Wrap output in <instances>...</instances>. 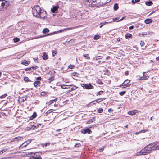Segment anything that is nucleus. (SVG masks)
I'll return each mask as SVG.
<instances>
[{
  "label": "nucleus",
  "instance_id": "nucleus-1",
  "mask_svg": "<svg viewBox=\"0 0 159 159\" xmlns=\"http://www.w3.org/2000/svg\"><path fill=\"white\" fill-rule=\"evenodd\" d=\"M33 16L37 18L44 19L47 16V12L43 8L39 5H35L32 9Z\"/></svg>",
  "mask_w": 159,
  "mask_h": 159
},
{
  "label": "nucleus",
  "instance_id": "nucleus-2",
  "mask_svg": "<svg viewBox=\"0 0 159 159\" xmlns=\"http://www.w3.org/2000/svg\"><path fill=\"white\" fill-rule=\"evenodd\" d=\"M31 156L30 157V159H42L40 155L42 154L41 152H31Z\"/></svg>",
  "mask_w": 159,
  "mask_h": 159
},
{
  "label": "nucleus",
  "instance_id": "nucleus-3",
  "mask_svg": "<svg viewBox=\"0 0 159 159\" xmlns=\"http://www.w3.org/2000/svg\"><path fill=\"white\" fill-rule=\"evenodd\" d=\"M150 151L148 148V147L146 146L143 148L139 152H137V155H145L149 153Z\"/></svg>",
  "mask_w": 159,
  "mask_h": 159
},
{
  "label": "nucleus",
  "instance_id": "nucleus-4",
  "mask_svg": "<svg viewBox=\"0 0 159 159\" xmlns=\"http://www.w3.org/2000/svg\"><path fill=\"white\" fill-rule=\"evenodd\" d=\"M8 6V4L6 1L3 0H0V11L5 10Z\"/></svg>",
  "mask_w": 159,
  "mask_h": 159
},
{
  "label": "nucleus",
  "instance_id": "nucleus-5",
  "mask_svg": "<svg viewBox=\"0 0 159 159\" xmlns=\"http://www.w3.org/2000/svg\"><path fill=\"white\" fill-rule=\"evenodd\" d=\"M96 0H87L86 4L90 7H97Z\"/></svg>",
  "mask_w": 159,
  "mask_h": 159
},
{
  "label": "nucleus",
  "instance_id": "nucleus-6",
  "mask_svg": "<svg viewBox=\"0 0 159 159\" xmlns=\"http://www.w3.org/2000/svg\"><path fill=\"white\" fill-rule=\"evenodd\" d=\"M81 86L84 89H90L93 88V86L90 84H81Z\"/></svg>",
  "mask_w": 159,
  "mask_h": 159
},
{
  "label": "nucleus",
  "instance_id": "nucleus-7",
  "mask_svg": "<svg viewBox=\"0 0 159 159\" xmlns=\"http://www.w3.org/2000/svg\"><path fill=\"white\" fill-rule=\"evenodd\" d=\"M106 98H98L93 101L91 102L89 105H90L93 106L97 103H99L100 102H101L104 100H105L106 99Z\"/></svg>",
  "mask_w": 159,
  "mask_h": 159
},
{
  "label": "nucleus",
  "instance_id": "nucleus-8",
  "mask_svg": "<svg viewBox=\"0 0 159 159\" xmlns=\"http://www.w3.org/2000/svg\"><path fill=\"white\" fill-rule=\"evenodd\" d=\"M130 82V80L127 79L124 82L120 85V86H125L123 87V88H125V87H129L130 85L131 84H129V83Z\"/></svg>",
  "mask_w": 159,
  "mask_h": 159
},
{
  "label": "nucleus",
  "instance_id": "nucleus-9",
  "mask_svg": "<svg viewBox=\"0 0 159 159\" xmlns=\"http://www.w3.org/2000/svg\"><path fill=\"white\" fill-rule=\"evenodd\" d=\"M81 132L82 133L84 134H85L86 133L90 134L92 133V131L91 130L88 128H87L86 129H83L81 130Z\"/></svg>",
  "mask_w": 159,
  "mask_h": 159
},
{
  "label": "nucleus",
  "instance_id": "nucleus-10",
  "mask_svg": "<svg viewBox=\"0 0 159 159\" xmlns=\"http://www.w3.org/2000/svg\"><path fill=\"white\" fill-rule=\"evenodd\" d=\"M59 8L58 5L53 6L52 8L51 9V11L53 13H57L58 11V9Z\"/></svg>",
  "mask_w": 159,
  "mask_h": 159
},
{
  "label": "nucleus",
  "instance_id": "nucleus-11",
  "mask_svg": "<svg viewBox=\"0 0 159 159\" xmlns=\"http://www.w3.org/2000/svg\"><path fill=\"white\" fill-rule=\"evenodd\" d=\"M152 143H151L148 145H147V147H148V148L151 151L152 150H155L154 148H155V147L154 146H153V145H152Z\"/></svg>",
  "mask_w": 159,
  "mask_h": 159
},
{
  "label": "nucleus",
  "instance_id": "nucleus-12",
  "mask_svg": "<svg viewBox=\"0 0 159 159\" xmlns=\"http://www.w3.org/2000/svg\"><path fill=\"white\" fill-rule=\"evenodd\" d=\"M74 27H71V28H68L65 29H64L62 30H60L58 31H57V33H61L62 32H63L64 31H65L67 30H71L73 29L74 28Z\"/></svg>",
  "mask_w": 159,
  "mask_h": 159
},
{
  "label": "nucleus",
  "instance_id": "nucleus-13",
  "mask_svg": "<svg viewBox=\"0 0 159 159\" xmlns=\"http://www.w3.org/2000/svg\"><path fill=\"white\" fill-rule=\"evenodd\" d=\"M30 63V61H26L25 60H24L21 62V64L26 66H28Z\"/></svg>",
  "mask_w": 159,
  "mask_h": 159
},
{
  "label": "nucleus",
  "instance_id": "nucleus-14",
  "mask_svg": "<svg viewBox=\"0 0 159 159\" xmlns=\"http://www.w3.org/2000/svg\"><path fill=\"white\" fill-rule=\"evenodd\" d=\"M57 98H56L54 99L51 100L49 101V102H47V104H48V105H50L52 103H54V102L57 101Z\"/></svg>",
  "mask_w": 159,
  "mask_h": 159
},
{
  "label": "nucleus",
  "instance_id": "nucleus-15",
  "mask_svg": "<svg viewBox=\"0 0 159 159\" xmlns=\"http://www.w3.org/2000/svg\"><path fill=\"white\" fill-rule=\"evenodd\" d=\"M28 145L25 142L22 143L19 147V149L20 150L22 149L24 147H25Z\"/></svg>",
  "mask_w": 159,
  "mask_h": 159
},
{
  "label": "nucleus",
  "instance_id": "nucleus-16",
  "mask_svg": "<svg viewBox=\"0 0 159 159\" xmlns=\"http://www.w3.org/2000/svg\"><path fill=\"white\" fill-rule=\"evenodd\" d=\"M125 38L127 39H132L133 38V36L132 34L130 33H127L125 35Z\"/></svg>",
  "mask_w": 159,
  "mask_h": 159
},
{
  "label": "nucleus",
  "instance_id": "nucleus-17",
  "mask_svg": "<svg viewBox=\"0 0 159 159\" xmlns=\"http://www.w3.org/2000/svg\"><path fill=\"white\" fill-rule=\"evenodd\" d=\"M146 74V72H144L143 73V76L140 77L139 80H145L147 79V76H144Z\"/></svg>",
  "mask_w": 159,
  "mask_h": 159
},
{
  "label": "nucleus",
  "instance_id": "nucleus-18",
  "mask_svg": "<svg viewBox=\"0 0 159 159\" xmlns=\"http://www.w3.org/2000/svg\"><path fill=\"white\" fill-rule=\"evenodd\" d=\"M37 116V113L36 112H34L33 115L30 117V120H32Z\"/></svg>",
  "mask_w": 159,
  "mask_h": 159
},
{
  "label": "nucleus",
  "instance_id": "nucleus-19",
  "mask_svg": "<svg viewBox=\"0 0 159 159\" xmlns=\"http://www.w3.org/2000/svg\"><path fill=\"white\" fill-rule=\"evenodd\" d=\"M43 59L44 60H46L48 59V56L45 52H44L42 56Z\"/></svg>",
  "mask_w": 159,
  "mask_h": 159
},
{
  "label": "nucleus",
  "instance_id": "nucleus-20",
  "mask_svg": "<svg viewBox=\"0 0 159 159\" xmlns=\"http://www.w3.org/2000/svg\"><path fill=\"white\" fill-rule=\"evenodd\" d=\"M152 20L151 19H147L144 20V22L146 24H148L152 22Z\"/></svg>",
  "mask_w": 159,
  "mask_h": 159
},
{
  "label": "nucleus",
  "instance_id": "nucleus-21",
  "mask_svg": "<svg viewBox=\"0 0 159 159\" xmlns=\"http://www.w3.org/2000/svg\"><path fill=\"white\" fill-rule=\"evenodd\" d=\"M95 117H93L92 119H90L88 120L87 121L88 124H90L91 123H93L94 121H95Z\"/></svg>",
  "mask_w": 159,
  "mask_h": 159
},
{
  "label": "nucleus",
  "instance_id": "nucleus-22",
  "mask_svg": "<svg viewBox=\"0 0 159 159\" xmlns=\"http://www.w3.org/2000/svg\"><path fill=\"white\" fill-rule=\"evenodd\" d=\"M40 82L39 81H36L34 83V84L35 87H36L37 85L40 86Z\"/></svg>",
  "mask_w": 159,
  "mask_h": 159
},
{
  "label": "nucleus",
  "instance_id": "nucleus-23",
  "mask_svg": "<svg viewBox=\"0 0 159 159\" xmlns=\"http://www.w3.org/2000/svg\"><path fill=\"white\" fill-rule=\"evenodd\" d=\"M96 3L97 4L96 6H97V7L102 6L101 3V1L100 0H96Z\"/></svg>",
  "mask_w": 159,
  "mask_h": 159
},
{
  "label": "nucleus",
  "instance_id": "nucleus-24",
  "mask_svg": "<svg viewBox=\"0 0 159 159\" xmlns=\"http://www.w3.org/2000/svg\"><path fill=\"white\" fill-rule=\"evenodd\" d=\"M100 1H101V3L102 6H103L104 5H105L108 3L106 0H100Z\"/></svg>",
  "mask_w": 159,
  "mask_h": 159
},
{
  "label": "nucleus",
  "instance_id": "nucleus-25",
  "mask_svg": "<svg viewBox=\"0 0 159 159\" xmlns=\"http://www.w3.org/2000/svg\"><path fill=\"white\" fill-rule=\"evenodd\" d=\"M49 31V30L48 28H45L43 30V33L44 34H46L48 33Z\"/></svg>",
  "mask_w": 159,
  "mask_h": 159
},
{
  "label": "nucleus",
  "instance_id": "nucleus-26",
  "mask_svg": "<svg viewBox=\"0 0 159 159\" xmlns=\"http://www.w3.org/2000/svg\"><path fill=\"white\" fill-rule=\"evenodd\" d=\"M77 88V87H76V86L74 85L72 88L69 90V92H70L74 90H75Z\"/></svg>",
  "mask_w": 159,
  "mask_h": 159
},
{
  "label": "nucleus",
  "instance_id": "nucleus-27",
  "mask_svg": "<svg viewBox=\"0 0 159 159\" xmlns=\"http://www.w3.org/2000/svg\"><path fill=\"white\" fill-rule=\"evenodd\" d=\"M146 5L148 6H150L152 5L153 3L151 1H149L148 2L145 3Z\"/></svg>",
  "mask_w": 159,
  "mask_h": 159
},
{
  "label": "nucleus",
  "instance_id": "nucleus-28",
  "mask_svg": "<svg viewBox=\"0 0 159 159\" xmlns=\"http://www.w3.org/2000/svg\"><path fill=\"white\" fill-rule=\"evenodd\" d=\"M119 8L118 4L117 3H115L114 5V10H117Z\"/></svg>",
  "mask_w": 159,
  "mask_h": 159
},
{
  "label": "nucleus",
  "instance_id": "nucleus-29",
  "mask_svg": "<svg viewBox=\"0 0 159 159\" xmlns=\"http://www.w3.org/2000/svg\"><path fill=\"white\" fill-rule=\"evenodd\" d=\"M83 56L85 58H86L88 59H90V57L88 54H84Z\"/></svg>",
  "mask_w": 159,
  "mask_h": 159
},
{
  "label": "nucleus",
  "instance_id": "nucleus-30",
  "mask_svg": "<svg viewBox=\"0 0 159 159\" xmlns=\"http://www.w3.org/2000/svg\"><path fill=\"white\" fill-rule=\"evenodd\" d=\"M136 113L135 112V111H130L128 112V114L129 115H134L135 113Z\"/></svg>",
  "mask_w": 159,
  "mask_h": 159
},
{
  "label": "nucleus",
  "instance_id": "nucleus-31",
  "mask_svg": "<svg viewBox=\"0 0 159 159\" xmlns=\"http://www.w3.org/2000/svg\"><path fill=\"white\" fill-rule=\"evenodd\" d=\"M48 80H49V83H50L52 81H53L54 80V77L52 76L51 77L49 78Z\"/></svg>",
  "mask_w": 159,
  "mask_h": 159
},
{
  "label": "nucleus",
  "instance_id": "nucleus-32",
  "mask_svg": "<svg viewBox=\"0 0 159 159\" xmlns=\"http://www.w3.org/2000/svg\"><path fill=\"white\" fill-rule=\"evenodd\" d=\"M24 80L26 82H30L31 81L29 79V78L27 77H25L24 78Z\"/></svg>",
  "mask_w": 159,
  "mask_h": 159
},
{
  "label": "nucleus",
  "instance_id": "nucleus-33",
  "mask_svg": "<svg viewBox=\"0 0 159 159\" xmlns=\"http://www.w3.org/2000/svg\"><path fill=\"white\" fill-rule=\"evenodd\" d=\"M57 33V31H54L52 33H49L46 35H45L44 36H49V35H53L54 34H56Z\"/></svg>",
  "mask_w": 159,
  "mask_h": 159
},
{
  "label": "nucleus",
  "instance_id": "nucleus-34",
  "mask_svg": "<svg viewBox=\"0 0 159 159\" xmlns=\"http://www.w3.org/2000/svg\"><path fill=\"white\" fill-rule=\"evenodd\" d=\"M13 40L14 42H17L20 41V39L16 37L13 39Z\"/></svg>",
  "mask_w": 159,
  "mask_h": 159
},
{
  "label": "nucleus",
  "instance_id": "nucleus-35",
  "mask_svg": "<svg viewBox=\"0 0 159 159\" xmlns=\"http://www.w3.org/2000/svg\"><path fill=\"white\" fill-rule=\"evenodd\" d=\"M126 93V91H123L120 92L119 93V94L121 96H123Z\"/></svg>",
  "mask_w": 159,
  "mask_h": 159
},
{
  "label": "nucleus",
  "instance_id": "nucleus-36",
  "mask_svg": "<svg viewBox=\"0 0 159 159\" xmlns=\"http://www.w3.org/2000/svg\"><path fill=\"white\" fill-rule=\"evenodd\" d=\"M31 127L32 130L35 129L38 127V126L37 127L36 126L34 125H31Z\"/></svg>",
  "mask_w": 159,
  "mask_h": 159
},
{
  "label": "nucleus",
  "instance_id": "nucleus-37",
  "mask_svg": "<svg viewBox=\"0 0 159 159\" xmlns=\"http://www.w3.org/2000/svg\"><path fill=\"white\" fill-rule=\"evenodd\" d=\"M21 138V137H16L14 139V141H18L19 140H20Z\"/></svg>",
  "mask_w": 159,
  "mask_h": 159
},
{
  "label": "nucleus",
  "instance_id": "nucleus-38",
  "mask_svg": "<svg viewBox=\"0 0 159 159\" xmlns=\"http://www.w3.org/2000/svg\"><path fill=\"white\" fill-rule=\"evenodd\" d=\"M31 69V70H36V68H37V67L36 66H34L30 67Z\"/></svg>",
  "mask_w": 159,
  "mask_h": 159
},
{
  "label": "nucleus",
  "instance_id": "nucleus-39",
  "mask_svg": "<svg viewBox=\"0 0 159 159\" xmlns=\"http://www.w3.org/2000/svg\"><path fill=\"white\" fill-rule=\"evenodd\" d=\"M7 93L4 94L2 95V96H1L0 97V98H5L7 96Z\"/></svg>",
  "mask_w": 159,
  "mask_h": 159
},
{
  "label": "nucleus",
  "instance_id": "nucleus-40",
  "mask_svg": "<svg viewBox=\"0 0 159 159\" xmlns=\"http://www.w3.org/2000/svg\"><path fill=\"white\" fill-rule=\"evenodd\" d=\"M99 37H100V36L99 35H95L94 36L93 39L95 40H97L99 39Z\"/></svg>",
  "mask_w": 159,
  "mask_h": 159
},
{
  "label": "nucleus",
  "instance_id": "nucleus-41",
  "mask_svg": "<svg viewBox=\"0 0 159 159\" xmlns=\"http://www.w3.org/2000/svg\"><path fill=\"white\" fill-rule=\"evenodd\" d=\"M103 109L102 108H100L98 110V112L101 113L103 112Z\"/></svg>",
  "mask_w": 159,
  "mask_h": 159
},
{
  "label": "nucleus",
  "instance_id": "nucleus-42",
  "mask_svg": "<svg viewBox=\"0 0 159 159\" xmlns=\"http://www.w3.org/2000/svg\"><path fill=\"white\" fill-rule=\"evenodd\" d=\"M103 91H100L98 92L97 93V95H102V94H103Z\"/></svg>",
  "mask_w": 159,
  "mask_h": 159
},
{
  "label": "nucleus",
  "instance_id": "nucleus-43",
  "mask_svg": "<svg viewBox=\"0 0 159 159\" xmlns=\"http://www.w3.org/2000/svg\"><path fill=\"white\" fill-rule=\"evenodd\" d=\"M158 142L156 141L153 143H152V145H153V146H154L155 147V145H157V144L158 143Z\"/></svg>",
  "mask_w": 159,
  "mask_h": 159
},
{
  "label": "nucleus",
  "instance_id": "nucleus-44",
  "mask_svg": "<svg viewBox=\"0 0 159 159\" xmlns=\"http://www.w3.org/2000/svg\"><path fill=\"white\" fill-rule=\"evenodd\" d=\"M148 131V130L147 129H142V130H141V131H139V132H140V133H145L146 132H147Z\"/></svg>",
  "mask_w": 159,
  "mask_h": 159
},
{
  "label": "nucleus",
  "instance_id": "nucleus-45",
  "mask_svg": "<svg viewBox=\"0 0 159 159\" xmlns=\"http://www.w3.org/2000/svg\"><path fill=\"white\" fill-rule=\"evenodd\" d=\"M31 141L32 140L31 139H29L27 140L26 141H25V142L27 144V145H28L29 144L31 143Z\"/></svg>",
  "mask_w": 159,
  "mask_h": 159
},
{
  "label": "nucleus",
  "instance_id": "nucleus-46",
  "mask_svg": "<svg viewBox=\"0 0 159 159\" xmlns=\"http://www.w3.org/2000/svg\"><path fill=\"white\" fill-rule=\"evenodd\" d=\"M57 52L56 51H52V56L54 57L55 56V55L57 54Z\"/></svg>",
  "mask_w": 159,
  "mask_h": 159
},
{
  "label": "nucleus",
  "instance_id": "nucleus-47",
  "mask_svg": "<svg viewBox=\"0 0 159 159\" xmlns=\"http://www.w3.org/2000/svg\"><path fill=\"white\" fill-rule=\"evenodd\" d=\"M66 85H61V87L63 89H67L68 88L66 87Z\"/></svg>",
  "mask_w": 159,
  "mask_h": 159
},
{
  "label": "nucleus",
  "instance_id": "nucleus-48",
  "mask_svg": "<svg viewBox=\"0 0 159 159\" xmlns=\"http://www.w3.org/2000/svg\"><path fill=\"white\" fill-rule=\"evenodd\" d=\"M119 19H120L119 17L114 18H113L112 20L113 21H117V20H118V21Z\"/></svg>",
  "mask_w": 159,
  "mask_h": 159
},
{
  "label": "nucleus",
  "instance_id": "nucleus-49",
  "mask_svg": "<svg viewBox=\"0 0 159 159\" xmlns=\"http://www.w3.org/2000/svg\"><path fill=\"white\" fill-rule=\"evenodd\" d=\"M7 150V149H4L3 150H1L0 151V154H2L3 152H4Z\"/></svg>",
  "mask_w": 159,
  "mask_h": 159
},
{
  "label": "nucleus",
  "instance_id": "nucleus-50",
  "mask_svg": "<svg viewBox=\"0 0 159 159\" xmlns=\"http://www.w3.org/2000/svg\"><path fill=\"white\" fill-rule=\"evenodd\" d=\"M80 146H81V144L80 143L76 144L74 146L75 147H76V148L80 147Z\"/></svg>",
  "mask_w": 159,
  "mask_h": 159
},
{
  "label": "nucleus",
  "instance_id": "nucleus-51",
  "mask_svg": "<svg viewBox=\"0 0 159 159\" xmlns=\"http://www.w3.org/2000/svg\"><path fill=\"white\" fill-rule=\"evenodd\" d=\"M25 70L26 71H31V68H30V67H28V68H25Z\"/></svg>",
  "mask_w": 159,
  "mask_h": 159
},
{
  "label": "nucleus",
  "instance_id": "nucleus-52",
  "mask_svg": "<svg viewBox=\"0 0 159 159\" xmlns=\"http://www.w3.org/2000/svg\"><path fill=\"white\" fill-rule=\"evenodd\" d=\"M74 67V65H70L68 66L69 68H70L71 69H73Z\"/></svg>",
  "mask_w": 159,
  "mask_h": 159
},
{
  "label": "nucleus",
  "instance_id": "nucleus-53",
  "mask_svg": "<svg viewBox=\"0 0 159 159\" xmlns=\"http://www.w3.org/2000/svg\"><path fill=\"white\" fill-rule=\"evenodd\" d=\"M26 129L27 130H31L32 129H31V125H30V126L27 127L26 128Z\"/></svg>",
  "mask_w": 159,
  "mask_h": 159
},
{
  "label": "nucleus",
  "instance_id": "nucleus-54",
  "mask_svg": "<svg viewBox=\"0 0 159 159\" xmlns=\"http://www.w3.org/2000/svg\"><path fill=\"white\" fill-rule=\"evenodd\" d=\"M140 45L142 47L143 46L144 44V43L143 41H141L140 43Z\"/></svg>",
  "mask_w": 159,
  "mask_h": 159
},
{
  "label": "nucleus",
  "instance_id": "nucleus-55",
  "mask_svg": "<svg viewBox=\"0 0 159 159\" xmlns=\"http://www.w3.org/2000/svg\"><path fill=\"white\" fill-rule=\"evenodd\" d=\"M43 145L45 147L48 146L50 145V143H45L43 144Z\"/></svg>",
  "mask_w": 159,
  "mask_h": 159
},
{
  "label": "nucleus",
  "instance_id": "nucleus-56",
  "mask_svg": "<svg viewBox=\"0 0 159 159\" xmlns=\"http://www.w3.org/2000/svg\"><path fill=\"white\" fill-rule=\"evenodd\" d=\"M33 59L34 61L36 62V61H37V60L38 59V58L37 57H35L33 58Z\"/></svg>",
  "mask_w": 159,
  "mask_h": 159
},
{
  "label": "nucleus",
  "instance_id": "nucleus-57",
  "mask_svg": "<svg viewBox=\"0 0 159 159\" xmlns=\"http://www.w3.org/2000/svg\"><path fill=\"white\" fill-rule=\"evenodd\" d=\"M154 149H155V150H159V145H157L156 147Z\"/></svg>",
  "mask_w": 159,
  "mask_h": 159
},
{
  "label": "nucleus",
  "instance_id": "nucleus-58",
  "mask_svg": "<svg viewBox=\"0 0 159 159\" xmlns=\"http://www.w3.org/2000/svg\"><path fill=\"white\" fill-rule=\"evenodd\" d=\"M41 77H39L36 78V80H37V81H39L41 80Z\"/></svg>",
  "mask_w": 159,
  "mask_h": 159
},
{
  "label": "nucleus",
  "instance_id": "nucleus-59",
  "mask_svg": "<svg viewBox=\"0 0 159 159\" xmlns=\"http://www.w3.org/2000/svg\"><path fill=\"white\" fill-rule=\"evenodd\" d=\"M125 16H124V17H123L120 19L118 21H117V22H118V21H122V20H123L124 18H125Z\"/></svg>",
  "mask_w": 159,
  "mask_h": 159
},
{
  "label": "nucleus",
  "instance_id": "nucleus-60",
  "mask_svg": "<svg viewBox=\"0 0 159 159\" xmlns=\"http://www.w3.org/2000/svg\"><path fill=\"white\" fill-rule=\"evenodd\" d=\"M104 147L103 148H100L99 149V150L100 151H102L104 150Z\"/></svg>",
  "mask_w": 159,
  "mask_h": 159
},
{
  "label": "nucleus",
  "instance_id": "nucleus-61",
  "mask_svg": "<svg viewBox=\"0 0 159 159\" xmlns=\"http://www.w3.org/2000/svg\"><path fill=\"white\" fill-rule=\"evenodd\" d=\"M112 111H113V110H112V109L111 108H110L108 109V112H112Z\"/></svg>",
  "mask_w": 159,
  "mask_h": 159
},
{
  "label": "nucleus",
  "instance_id": "nucleus-62",
  "mask_svg": "<svg viewBox=\"0 0 159 159\" xmlns=\"http://www.w3.org/2000/svg\"><path fill=\"white\" fill-rule=\"evenodd\" d=\"M134 27L132 25L129 27V30H132L134 29Z\"/></svg>",
  "mask_w": 159,
  "mask_h": 159
},
{
  "label": "nucleus",
  "instance_id": "nucleus-63",
  "mask_svg": "<svg viewBox=\"0 0 159 159\" xmlns=\"http://www.w3.org/2000/svg\"><path fill=\"white\" fill-rule=\"evenodd\" d=\"M48 74L49 75H52V72L51 71H50L48 73Z\"/></svg>",
  "mask_w": 159,
  "mask_h": 159
},
{
  "label": "nucleus",
  "instance_id": "nucleus-64",
  "mask_svg": "<svg viewBox=\"0 0 159 159\" xmlns=\"http://www.w3.org/2000/svg\"><path fill=\"white\" fill-rule=\"evenodd\" d=\"M100 56L97 57L96 58V60H98L99 59H100Z\"/></svg>",
  "mask_w": 159,
  "mask_h": 159
}]
</instances>
